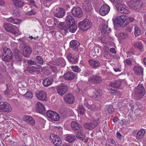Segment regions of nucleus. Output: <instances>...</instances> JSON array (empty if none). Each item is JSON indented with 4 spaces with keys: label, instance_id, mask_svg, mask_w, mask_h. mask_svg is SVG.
<instances>
[{
    "label": "nucleus",
    "instance_id": "obj_52",
    "mask_svg": "<svg viewBox=\"0 0 146 146\" xmlns=\"http://www.w3.org/2000/svg\"><path fill=\"white\" fill-rule=\"evenodd\" d=\"M36 10L35 9H33L29 11L27 13V15H34L36 13Z\"/></svg>",
    "mask_w": 146,
    "mask_h": 146
},
{
    "label": "nucleus",
    "instance_id": "obj_10",
    "mask_svg": "<svg viewBox=\"0 0 146 146\" xmlns=\"http://www.w3.org/2000/svg\"><path fill=\"white\" fill-rule=\"evenodd\" d=\"M35 94L38 100L45 102L47 101V94L45 91H37L35 93Z\"/></svg>",
    "mask_w": 146,
    "mask_h": 146
},
{
    "label": "nucleus",
    "instance_id": "obj_28",
    "mask_svg": "<svg viewBox=\"0 0 146 146\" xmlns=\"http://www.w3.org/2000/svg\"><path fill=\"white\" fill-rule=\"evenodd\" d=\"M122 84V82L120 80H114L110 83L111 87L116 88L120 87Z\"/></svg>",
    "mask_w": 146,
    "mask_h": 146
},
{
    "label": "nucleus",
    "instance_id": "obj_42",
    "mask_svg": "<svg viewBox=\"0 0 146 146\" xmlns=\"http://www.w3.org/2000/svg\"><path fill=\"white\" fill-rule=\"evenodd\" d=\"M105 110L110 114H112L114 112L112 106L111 105H107L105 108Z\"/></svg>",
    "mask_w": 146,
    "mask_h": 146
},
{
    "label": "nucleus",
    "instance_id": "obj_58",
    "mask_svg": "<svg viewBox=\"0 0 146 146\" xmlns=\"http://www.w3.org/2000/svg\"><path fill=\"white\" fill-rule=\"evenodd\" d=\"M111 92L112 93H113L114 95L117 94L119 92V91L118 90L115 89H111Z\"/></svg>",
    "mask_w": 146,
    "mask_h": 146
},
{
    "label": "nucleus",
    "instance_id": "obj_55",
    "mask_svg": "<svg viewBox=\"0 0 146 146\" xmlns=\"http://www.w3.org/2000/svg\"><path fill=\"white\" fill-rule=\"evenodd\" d=\"M28 1L30 5L34 6L36 7V6L35 5V2L34 0H28Z\"/></svg>",
    "mask_w": 146,
    "mask_h": 146
},
{
    "label": "nucleus",
    "instance_id": "obj_43",
    "mask_svg": "<svg viewBox=\"0 0 146 146\" xmlns=\"http://www.w3.org/2000/svg\"><path fill=\"white\" fill-rule=\"evenodd\" d=\"M12 13L13 15L15 16L18 17L20 15L19 9L16 7L13 9Z\"/></svg>",
    "mask_w": 146,
    "mask_h": 146
},
{
    "label": "nucleus",
    "instance_id": "obj_44",
    "mask_svg": "<svg viewBox=\"0 0 146 146\" xmlns=\"http://www.w3.org/2000/svg\"><path fill=\"white\" fill-rule=\"evenodd\" d=\"M134 31V34L135 36H138L141 33V31L140 29L137 26H135Z\"/></svg>",
    "mask_w": 146,
    "mask_h": 146
},
{
    "label": "nucleus",
    "instance_id": "obj_14",
    "mask_svg": "<svg viewBox=\"0 0 146 146\" xmlns=\"http://www.w3.org/2000/svg\"><path fill=\"white\" fill-rule=\"evenodd\" d=\"M110 9V7L108 5L104 4L101 7L100 10V13L102 16H105L109 12Z\"/></svg>",
    "mask_w": 146,
    "mask_h": 146
},
{
    "label": "nucleus",
    "instance_id": "obj_53",
    "mask_svg": "<svg viewBox=\"0 0 146 146\" xmlns=\"http://www.w3.org/2000/svg\"><path fill=\"white\" fill-rule=\"evenodd\" d=\"M145 133V131L143 129H141L139 130L137 133V136H143V135Z\"/></svg>",
    "mask_w": 146,
    "mask_h": 146
},
{
    "label": "nucleus",
    "instance_id": "obj_57",
    "mask_svg": "<svg viewBox=\"0 0 146 146\" xmlns=\"http://www.w3.org/2000/svg\"><path fill=\"white\" fill-rule=\"evenodd\" d=\"M124 63L125 64L130 65L131 64V61L129 59H127L124 61Z\"/></svg>",
    "mask_w": 146,
    "mask_h": 146
},
{
    "label": "nucleus",
    "instance_id": "obj_22",
    "mask_svg": "<svg viewBox=\"0 0 146 146\" xmlns=\"http://www.w3.org/2000/svg\"><path fill=\"white\" fill-rule=\"evenodd\" d=\"M24 120L25 122L32 126H34L35 124L34 119L32 117L29 115L25 116Z\"/></svg>",
    "mask_w": 146,
    "mask_h": 146
},
{
    "label": "nucleus",
    "instance_id": "obj_40",
    "mask_svg": "<svg viewBox=\"0 0 146 146\" xmlns=\"http://www.w3.org/2000/svg\"><path fill=\"white\" fill-rule=\"evenodd\" d=\"M133 45L135 48H137L141 50H143L142 44L141 42H135Z\"/></svg>",
    "mask_w": 146,
    "mask_h": 146
},
{
    "label": "nucleus",
    "instance_id": "obj_50",
    "mask_svg": "<svg viewBox=\"0 0 146 146\" xmlns=\"http://www.w3.org/2000/svg\"><path fill=\"white\" fill-rule=\"evenodd\" d=\"M15 60L18 61H20L22 60V57L17 54L16 53L15 55Z\"/></svg>",
    "mask_w": 146,
    "mask_h": 146
},
{
    "label": "nucleus",
    "instance_id": "obj_7",
    "mask_svg": "<svg viewBox=\"0 0 146 146\" xmlns=\"http://www.w3.org/2000/svg\"><path fill=\"white\" fill-rule=\"evenodd\" d=\"M115 6L117 10L120 13L125 14H128L130 13L128 7L122 3L117 4Z\"/></svg>",
    "mask_w": 146,
    "mask_h": 146
},
{
    "label": "nucleus",
    "instance_id": "obj_64",
    "mask_svg": "<svg viewBox=\"0 0 146 146\" xmlns=\"http://www.w3.org/2000/svg\"><path fill=\"white\" fill-rule=\"evenodd\" d=\"M53 20L54 25H56L59 22V21L58 19L56 18H54Z\"/></svg>",
    "mask_w": 146,
    "mask_h": 146
},
{
    "label": "nucleus",
    "instance_id": "obj_20",
    "mask_svg": "<svg viewBox=\"0 0 146 146\" xmlns=\"http://www.w3.org/2000/svg\"><path fill=\"white\" fill-rule=\"evenodd\" d=\"M70 46L71 48L75 51H77L80 44L77 40H73L70 42Z\"/></svg>",
    "mask_w": 146,
    "mask_h": 146
},
{
    "label": "nucleus",
    "instance_id": "obj_33",
    "mask_svg": "<svg viewBox=\"0 0 146 146\" xmlns=\"http://www.w3.org/2000/svg\"><path fill=\"white\" fill-rule=\"evenodd\" d=\"M135 73L139 75H142L143 73V69L142 68L138 66H135L133 68Z\"/></svg>",
    "mask_w": 146,
    "mask_h": 146
},
{
    "label": "nucleus",
    "instance_id": "obj_5",
    "mask_svg": "<svg viewBox=\"0 0 146 146\" xmlns=\"http://www.w3.org/2000/svg\"><path fill=\"white\" fill-rule=\"evenodd\" d=\"M3 26L5 30L12 34H16L18 32V29L16 26L10 23H5Z\"/></svg>",
    "mask_w": 146,
    "mask_h": 146
},
{
    "label": "nucleus",
    "instance_id": "obj_51",
    "mask_svg": "<svg viewBox=\"0 0 146 146\" xmlns=\"http://www.w3.org/2000/svg\"><path fill=\"white\" fill-rule=\"evenodd\" d=\"M119 37L121 38H125L128 37V35L125 33H121L119 34Z\"/></svg>",
    "mask_w": 146,
    "mask_h": 146
},
{
    "label": "nucleus",
    "instance_id": "obj_61",
    "mask_svg": "<svg viewBox=\"0 0 146 146\" xmlns=\"http://www.w3.org/2000/svg\"><path fill=\"white\" fill-rule=\"evenodd\" d=\"M27 71L29 73H33V71L32 68H28L27 69Z\"/></svg>",
    "mask_w": 146,
    "mask_h": 146
},
{
    "label": "nucleus",
    "instance_id": "obj_41",
    "mask_svg": "<svg viewBox=\"0 0 146 146\" xmlns=\"http://www.w3.org/2000/svg\"><path fill=\"white\" fill-rule=\"evenodd\" d=\"M100 29H101V32L102 33L105 34L108 31L109 29L110 30V28H108L107 26L105 25H102L100 26Z\"/></svg>",
    "mask_w": 146,
    "mask_h": 146
},
{
    "label": "nucleus",
    "instance_id": "obj_16",
    "mask_svg": "<svg viewBox=\"0 0 146 146\" xmlns=\"http://www.w3.org/2000/svg\"><path fill=\"white\" fill-rule=\"evenodd\" d=\"M54 16L57 18H61L63 17L65 13L64 10L62 8L56 9L54 12Z\"/></svg>",
    "mask_w": 146,
    "mask_h": 146
},
{
    "label": "nucleus",
    "instance_id": "obj_37",
    "mask_svg": "<svg viewBox=\"0 0 146 146\" xmlns=\"http://www.w3.org/2000/svg\"><path fill=\"white\" fill-rule=\"evenodd\" d=\"M52 81L48 78L44 79L43 81V84L44 86L47 87L50 85L52 83Z\"/></svg>",
    "mask_w": 146,
    "mask_h": 146
},
{
    "label": "nucleus",
    "instance_id": "obj_3",
    "mask_svg": "<svg viewBox=\"0 0 146 146\" xmlns=\"http://www.w3.org/2000/svg\"><path fill=\"white\" fill-rule=\"evenodd\" d=\"M92 25V23L88 19H85L78 23L79 29L83 31L89 29Z\"/></svg>",
    "mask_w": 146,
    "mask_h": 146
},
{
    "label": "nucleus",
    "instance_id": "obj_56",
    "mask_svg": "<svg viewBox=\"0 0 146 146\" xmlns=\"http://www.w3.org/2000/svg\"><path fill=\"white\" fill-rule=\"evenodd\" d=\"M100 40L103 43H106L107 42L106 38L105 36H102L101 37Z\"/></svg>",
    "mask_w": 146,
    "mask_h": 146
},
{
    "label": "nucleus",
    "instance_id": "obj_8",
    "mask_svg": "<svg viewBox=\"0 0 146 146\" xmlns=\"http://www.w3.org/2000/svg\"><path fill=\"white\" fill-rule=\"evenodd\" d=\"M12 109L10 105L6 102H0V111L5 112H10Z\"/></svg>",
    "mask_w": 146,
    "mask_h": 146
},
{
    "label": "nucleus",
    "instance_id": "obj_9",
    "mask_svg": "<svg viewBox=\"0 0 146 146\" xmlns=\"http://www.w3.org/2000/svg\"><path fill=\"white\" fill-rule=\"evenodd\" d=\"M50 137L55 146H61L62 143V141L58 136L54 134H51Z\"/></svg>",
    "mask_w": 146,
    "mask_h": 146
},
{
    "label": "nucleus",
    "instance_id": "obj_45",
    "mask_svg": "<svg viewBox=\"0 0 146 146\" xmlns=\"http://www.w3.org/2000/svg\"><path fill=\"white\" fill-rule=\"evenodd\" d=\"M7 20L8 21L14 24H17L19 23L18 19H14L13 18L11 17L9 18Z\"/></svg>",
    "mask_w": 146,
    "mask_h": 146
},
{
    "label": "nucleus",
    "instance_id": "obj_48",
    "mask_svg": "<svg viewBox=\"0 0 146 146\" xmlns=\"http://www.w3.org/2000/svg\"><path fill=\"white\" fill-rule=\"evenodd\" d=\"M90 100H85V102L84 103V105L86 106L89 109H91L93 110V108L91 107V104H92L91 102H88Z\"/></svg>",
    "mask_w": 146,
    "mask_h": 146
},
{
    "label": "nucleus",
    "instance_id": "obj_26",
    "mask_svg": "<svg viewBox=\"0 0 146 146\" xmlns=\"http://www.w3.org/2000/svg\"><path fill=\"white\" fill-rule=\"evenodd\" d=\"M64 78L66 80H71L74 78L75 74L72 72H67L63 75Z\"/></svg>",
    "mask_w": 146,
    "mask_h": 146
},
{
    "label": "nucleus",
    "instance_id": "obj_21",
    "mask_svg": "<svg viewBox=\"0 0 146 146\" xmlns=\"http://www.w3.org/2000/svg\"><path fill=\"white\" fill-rule=\"evenodd\" d=\"M64 100L67 103L72 104L74 101V98L73 95L71 94L65 95Z\"/></svg>",
    "mask_w": 146,
    "mask_h": 146
},
{
    "label": "nucleus",
    "instance_id": "obj_63",
    "mask_svg": "<svg viewBox=\"0 0 146 146\" xmlns=\"http://www.w3.org/2000/svg\"><path fill=\"white\" fill-rule=\"evenodd\" d=\"M116 135L117 138H118L119 139H121V135L120 133L117 132L116 133Z\"/></svg>",
    "mask_w": 146,
    "mask_h": 146
},
{
    "label": "nucleus",
    "instance_id": "obj_29",
    "mask_svg": "<svg viewBox=\"0 0 146 146\" xmlns=\"http://www.w3.org/2000/svg\"><path fill=\"white\" fill-rule=\"evenodd\" d=\"M89 81L93 83L99 84L101 82L102 79L100 76H92L89 79Z\"/></svg>",
    "mask_w": 146,
    "mask_h": 146
},
{
    "label": "nucleus",
    "instance_id": "obj_60",
    "mask_svg": "<svg viewBox=\"0 0 146 146\" xmlns=\"http://www.w3.org/2000/svg\"><path fill=\"white\" fill-rule=\"evenodd\" d=\"M110 51L112 54H115L116 52L115 49L113 48H111L110 50Z\"/></svg>",
    "mask_w": 146,
    "mask_h": 146
},
{
    "label": "nucleus",
    "instance_id": "obj_38",
    "mask_svg": "<svg viewBox=\"0 0 146 146\" xmlns=\"http://www.w3.org/2000/svg\"><path fill=\"white\" fill-rule=\"evenodd\" d=\"M86 109L82 104H80L78 108V111L80 114L83 115L85 112Z\"/></svg>",
    "mask_w": 146,
    "mask_h": 146
},
{
    "label": "nucleus",
    "instance_id": "obj_24",
    "mask_svg": "<svg viewBox=\"0 0 146 146\" xmlns=\"http://www.w3.org/2000/svg\"><path fill=\"white\" fill-rule=\"evenodd\" d=\"M88 62L90 66L94 68H98L100 65V63L97 60L90 59L88 60Z\"/></svg>",
    "mask_w": 146,
    "mask_h": 146
},
{
    "label": "nucleus",
    "instance_id": "obj_62",
    "mask_svg": "<svg viewBox=\"0 0 146 146\" xmlns=\"http://www.w3.org/2000/svg\"><path fill=\"white\" fill-rule=\"evenodd\" d=\"M5 35L4 34H0V40H2L4 39H5Z\"/></svg>",
    "mask_w": 146,
    "mask_h": 146
},
{
    "label": "nucleus",
    "instance_id": "obj_6",
    "mask_svg": "<svg viewBox=\"0 0 146 146\" xmlns=\"http://www.w3.org/2000/svg\"><path fill=\"white\" fill-rule=\"evenodd\" d=\"M135 95L138 98L143 97L145 93V89L142 84H139L136 88L135 89Z\"/></svg>",
    "mask_w": 146,
    "mask_h": 146
},
{
    "label": "nucleus",
    "instance_id": "obj_15",
    "mask_svg": "<svg viewBox=\"0 0 146 146\" xmlns=\"http://www.w3.org/2000/svg\"><path fill=\"white\" fill-rule=\"evenodd\" d=\"M36 111L37 112L44 114L46 112L45 109L44 105L40 102H38L36 104Z\"/></svg>",
    "mask_w": 146,
    "mask_h": 146
},
{
    "label": "nucleus",
    "instance_id": "obj_17",
    "mask_svg": "<svg viewBox=\"0 0 146 146\" xmlns=\"http://www.w3.org/2000/svg\"><path fill=\"white\" fill-rule=\"evenodd\" d=\"M52 64L54 65H58L63 67L66 64L64 59L62 58H60L54 59L52 62Z\"/></svg>",
    "mask_w": 146,
    "mask_h": 146
},
{
    "label": "nucleus",
    "instance_id": "obj_1",
    "mask_svg": "<svg viewBox=\"0 0 146 146\" xmlns=\"http://www.w3.org/2000/svg\"><path fill=\"white\" fill-rule=\"evenodd\" d=\"M134 18L133 17H129L128 19L125 17V15H121L116 18L113 21L114 25L118 24L121 27H125L129 24V21L132 22L134 21Z\"/></svg>",
    "mask_w": 146,
    "mask_h": 146
},
{
    "label": "nucleus",
    "instance_id": "obj_12",
    "mask_svg": "<svg viewBox=\"0 0 146 146\" xmlns=\"http://www.w3.org/2000/svg\"><path fill=\"white\" fill-rule=\"evenodd\" d=\"M73 16L76 17L81 18L83 15L82 11L81 8L79 7H74L71 10Z\"/></svg>",
    "mask_w": 146,
    "mask_h": 146
},
{
    "label": "nucleus",
    "instance_id": "obj_18",
    "mask_svg": "<svg viewBox=\"0 0 146 146\" xmlns=\"http://www.w3.org/2000/svg\"><path fill=\"white\" fill-rule=\"evenodd\" d=\"M71 126L72 129L75 131L82 130L83 128L82 125L76 121H73L71 123Z\"/></svg>",
    "mask_w": 146,
    "mask_h": 146
},
{
    "label": "nucleus",
    "instance_id": "obj_11",
    "mask_svg": "<svg viewBox=\"0 0 146 146\" xmlns=\"http://www.w3.org/2000/svg\"><path fill=\"white\" fill-rule=\"evenodd\" d=\"M47 116L52 120L58 121L60 119L59 115L56 112L51 110H48L46 112Z\"/></svg>",
    "mask_w": 146,
    "mask_h": 146
},
{
    "label": "nucleus",
    "instance_id": "obj_54",
    "mask_svg": "<svg viewBox=\"0 0 146 146\" xmlns=\"http://www.w3.org/2000/svg\"><path fill=\"white\" fill-rule=\"evenodd\" d=\"M27 63L30 65H36L37 64L36 62L32 60H29L27 61Z\"/></svg>",
    "mask_w": 146,
    "mask_h": 146
},
{
    "label": "nucleus",
    "instance_id": "obj_19",
    "mask_svg": "<svg viewBox=\"0 0 146 146\" xmlns=\"http://www.w3.org/2000/svg\"><path fill=\"white\" fill-rule=\"evenodd\" d=\"M102 91L100 90H98L94 92L92 96V98L95 100L100 99L102 97Z\"/></svg>",
    "mask_w": 146,
    "mask_h": 146
},
{
    "label": "nucleus",
    "instance_id": "obj_4",
    "mask_svg": "<svg viewBox=\"0 0 146 146\" xmlns=\"http://www.w3.org/2000/svg\"><path fill=\"white\" fill-rule=\"evenodd\" d=\"M3 49L2 58L3 60L5 61L9 62L13 58V53L8 48L4 47Z\"/></svg>",
    "mask_w": 146,
    "mask_h": 146
},
{
    "label": "nucleus",
    "instance_id": "obj_35",
    "mask_svg": "<svg viewBox=\"0 0 146 146\" xmlns=\"http://www.w3.org/2000/svg\"><path fill=\"white\" fill-rule=\"evenodd\" d=\"M68 30L72 33H74L77 29L76 25L75 24H70V25H67Z\"/></svg>",
    "mask_w": 146,
    "mask_h": 146
},
{
    "label": "nucleus",
    "instance_id": "obj_2",
    "mask_svg": "<svg viewBox=\"0 0 146 146\" xmlns=\"http://www.w3.org/2000/svg\"><path fill=\"white\" fill-rule=\"evenodd\" d=\"M143 4V3L142 1L137 0H131L128 3L130 8L137 11H140Z\"/></svg>",
    "mask_w": 146,
    "mask_h": 146
},
{
    "label": "nucleus",
    "instance_id": "obj_46",
    "mask_svg": "<svg viewBox=\"0 0 146 146\" xmlns=\"http://www.w3.org/2000/svg\"><path fill=\"white\" fill-rule=\"evenodd\" d=\"M24 96L27 99H31L33 97L32 93L30 92H27Z\"/></svg>",
    "mask_w": 146,
    "mask_h": 146
},
{
    "label": "nucleus",
    "instance_id": "obj_13",
    "mask_svg": "<svg viewBox=\"0 0 146 146\" xmlns=\"http://www.w3.org/2000/svg\"><path fill=\"white\" fill-rule=\"evenodd\" d=\"M58 93L60 95H63L67 91L68 88L66 85L62 84L56 87Z\"/></svg>",
    "mask_w": 146,
    "mask_h": 146
},
{
    "label": "nucleus",
    "instance_id": "obj_31",
    "mask_svg": "<svg viewBox=\"0 0 146 146\" xmlns=\"http://www.w3.org/2000/svg\"><path fill=\"white\" fill-rule=\"evenodd\" d=\"M67 58L72 63H76L78 60L77 58L71 53H69L67 54Z\"/></svg>",
    "mask_w": 146,
    "mask_h": 146
},
{
    "label": "nucleus",
    "instance_id": "obj_27",
    "mask_svg": "<svg viewBox=\"0 0 146 146\" xmlns=\"http://www.w3.org/2000/svg\"><path fill=\"white\" fill-rule=\"evenodd\" d=\"M31 52V48L28 45L25 46L23 50V55L24 56L29 57Z\"/></svg>",
    "mask_w": 146,
    "mask_h": 146
},
{
    "label": "nucleus",
    "instance_id": "obj_39",
    "mask_svg": "<svg viewBox=\"0 0 146 146\" xmlns=\"http://www.w3.org/2000/svg\"><path fill=\"white\" fill-rule=\"evenodd\" d=\"M18 40L19 41L20 45L24 46H26V45L27 44V39L26 38L23 37L20 38L18 39Z\"/></svg>",
    "mask_w": 146,
    "mask_h": 146
},
{
    "label": "nucleus",
    "instance_id": "obj_49",
    "mask_svg": "<svg viewBox=\"0 0 146 146\" xmlns=\"http://www.w3.org/2000/svg\"><path fill=\"white\" fill-rule=\"evenodd\" d=\"M36 58L39 64L41 65H42L43 64L44 61L40 56H37L36 57Z\"/></svg>",
    "mask_w": 146,
    "mask_h": 146
},
{
    "label": "nucleus",
    "instance_id": "obj_32",
    "mask_svg": "<svg viewBox=\"0 0 146 146\" xmlns=\"http://www.w3.org/2000/svg\"><path fill=\"white\" fill-rule=\"evenodd\" d=\"M76 137L78 139H79L81 140H84L85 138V134L84 133L83 129H82V130H80L77 131L76 134Z\"/></svg>",
    "mask_w": 146,
    "mask_h": 146
},
{
    "label": "nucleus",
    "instance_id": "obj_59",
    "mask_svg": "<svg viewBox=\"0 0 146 146\" xmlns=\"http://www.w3.org/2000/svg\"><path fill=\"white\" fill-rule=\"evenodd\" d=\"M50 68L52 71H53L54 72H55L57 71L56 68L54 66H50Z\"/></svg>",
    "mask_w": 146,
    "mask_h": 146
},
{
    "label": "nucleus",
    "instance_id": "obj_47",
    "mask_svg": "<svg viewBox=\"0 0 146 146\" xmlns=\"http://www.w3.org/2000/svg\"><path fill=\"white\" fill-rule=\"evenodd\" d=\"M71 68L72 70L75 72H79L81 71L80 68L77 66H72Z\"/></svg>",
    "mask_w": 146,
    "mask_h": 146
},
{
    "label": "nucleus",
    "instance_id": "obj_25",
    "mask_svg": "<svg viewBox=\"0 0 146 146\" xmlns=\"http://www.w3.org/2000/svg\"><path fill=\"white\" fill-rule=\"evenodd\" d=\"M97 124L91 122L86 123H83V127L86 129L91 130L97 126Z\"/></svg>",
    "mask_w": 146,
    "mask_h": 146
},
{
    "label": "nucleus",
    "instance_id": "obj_36",
    "mask_svg": "<svg viewBox=\"0 0 146 146\" xmlns=\"http://www.w3.org/2000/svg\"><path fill=\"white\" fill-rule=\"evenodd\" d=\"M76 139L75 136L69 134L65 138V140L70 143L74 142Z\"/></svg>",
    "mask_w": 146,
    "mask_h": 146
},
{
    "label": "nucleus",
    "instance_id": "obj_30",
    "mask_svg": "<svg viewBox=\"0 0 146 146\" xmlns=\"http://www.w3.org/2000/svg\"><path fill=\"white\" fill-rule=\"evenodd\" d=\"M65 22H60L58 26V28L64 32H66L68 30L67 25Z\"/></svg>",
    "mask_w": 146,
    "mask_h": 146
},
{
    "label": "nucleus",
    "instance_id": "obj_34",
    "mask_svg": "<svg viewBox=\"0 0 146 146\" xmlns=\"http://www.w3.org/2000/svg\"><path fill=\"white\" fill-rule=\"evenodd\" d=\"M74 21L73 17L71 15H68L66 17L65 23L67 25H70V24L74 23Z\"/></svg>",
    "mask_w": 146,
    "mask_h": 146
},
{
    "label": "nucleus",
    "instance_id": "obj_23",
    "mask_svg": "<svg viewBox=\"0 0 146 146\" xmlns=\"http://www.w3.org/2000/svg\"><path fill=\"white\" fill-rule=\"evenodd\" d=\"M82 7L84 10L87 12H90L92 9L91 3L88 0L85 1L83 3Z\"/></svg>",
    "mask_w": 146,
    "mask_h": 146
}]
</instances>
